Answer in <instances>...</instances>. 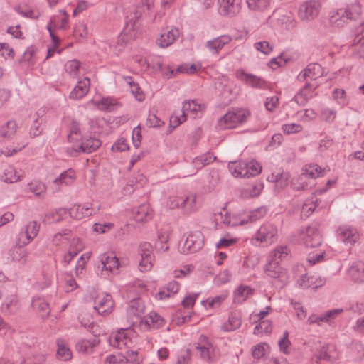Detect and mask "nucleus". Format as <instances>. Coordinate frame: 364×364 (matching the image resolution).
<instances>
[{"mask_svg":"<svg viewBox=\"0 0 364 364\" xmlns=\"http://www.w3.org/2000/svg\"><path fill=\"white\" fill-rule=\"evenodd\" d=\"M155 0H141V5L138 6L133 12L127 15L125 28L119 36V41H127L128 33L134 31L139 27V23L144 16L151 11L154 7Z\"/></svg>","mask_w":364,"mask_h":364,"instance_id":"obj_1","label":"nucleus"},{"mask_svg":"<svg viewBox=\"0 0 364 364\" xmlns=\"http://www.w3.org/2000/svg\"><path fill=\"white\" fill-rule=\"evenodd\" d=\"M228 169L235 178H250L259 175L262 166L256 160L235 161L228 164Z\"/></svg>","mask_w":364,"mask_h":364,"instance_id":"obj_2","label":"nucleus"},{"mask_svg":"<svg viewBox=\"0 0 364 364\" xmlns=\"http://www.w3.org/2000/svg\"><path fill=\"white\" fill-rule=\"evenodd\" d=\"M205 109V105L198 103L194 100H186L183 104L181 114H174L171 117V124L176 127L184 122L188 117L195 119L200 117Z\"/></svg>","mask_w":364,"mask_h":364,"instance_id":"obj_3","label":"nucleus"},{"mask_svg":"<svg viewBox=\"0 0 364 364\" xmlns=\"http://www.w3.org/2000/svg\"><path fill=\"white\" fill-rule=\"evenodd\" d=\"M250 116V112L248 109H232L218 119V127L220 129H235L246 122Z\"/></svg>","mask_w":364,"mask_h":364,"instance_id":"obj_4","label":"nucleus"},{"mask_svg":"<svg viewBox=\"0 0 364 364\" xmlns=\"http://www.w3.org/2000/svg\"><path fill=\"white\" fill-rule=\"evenodd\" d=\"M361 14V6L358 1L348 4L346 8L338 9L330 18V21L336 27H343L348 20H356Z\"/></svg>","mask_w":364,"mask_h":364,"instance_id":"obj_5","label":"nucleus"},{"mask_svg":"<svg viewBox=\"0 0 364 364\" xmlns=\"http://www.w3.org/2000/svg\"><path fill=\"white\" fill-rule=\"evenodd\" d=\"M316 63L309 64L297 76L299 81H306V86L301 90V94L305 98H311L317 95L316 89L318 86L317 80Z\"/></svg>","mask_w":364,"mask_h":364,"instance_id":"obj_6","label":"nucleus"},{"mask_svg":"<svg viewBox=\"0 0 364 364\" xmlns=\"http://www.w3.org/2000/svg\"><path fill=\"white\" fill-rule=\"evenodd\" d=\"M278 238V227L272 223H264L257 229L251 240L255 245L269 246L275 243Z\"/></svg>","mask_w":364,"mask_h":364,"instance_id":"obj_7","label":"nucleus"},{"mask_svg":"<svg viewBox=\"0 0 364 364\" xmlns=\"http://www.w3.org/2000/svg\"><path fill=\"white\" fill-rule=\"evenodd\" d=\"M145 305L141 299L130 301L127 309V320L129 326H136L140 328L144 319Z\"/></svg>","mask_w":364,"mask_h":364,"instance_id":"obj_8","label":"nucleus"},{"mask_svg":"<svg viewBox=\"0 0 364 364\" xmlns=\"http://www.w3.org/2000/svg\"><path fill=\"white\" fill-rule=\"evenodd\" d=\"M196 350L200 353V358L208 362L216 361L220 357L218 349L204 335L200 336Z\"/></svg>","mask_w":364,"mask_h":364,"instance_id":"obj_9","label":"nucleus"},{"mask_svg":"<svg viewBox=\"0 0 364 364\" xmlns=\"http://www.w3.org/2000/svg\"><path fill=\"white\" fill-rule=\"evenodd\" d=\"M134 332L131 329H121L109 338V344L119 349L130 348L134 344Z\"/></svg>","mask_w":364,"mask_h":364,"instance_id":"obj_10","label":"nucleus"},{"mask_svg":"<svg viewBox=\"0 0 364 364\" xmlns=\"http://www.w3.org/2000/svg\"><path fill=\"white\" fill-rule=\"evenodd\" d=\"M99 268H101V275L107 277L111 274H117L120 266L119 259L113 253H104L99 257Z\"/></svg>","mask_w":364,"mask_h":364,"instance_id":"obj_11","label":"nucleus"},{"mask_svg":"<svg viewBox=\"0 0 364 364\" xmlns=\"http://www.w3.org/2000/svg\"><path fill=\"white\" fill-rule=\"evenodd\" d=\"M264 272L267 277L276 279L284 284H287L289 281L290 276L288 270L281 267L278 262L267 259V264L264 267Z\"/></svg>","mask_w":364,"mask_h":364,"instance_id":"obj_12","label":"nucleus"},{"mask_svg":"<svg viewBox=\"0 0 364 364\" xmlns=\"http://www.w3.org/2000/svg\"><path fill=\"white\" fill-rule=\"evenodd\" d=\"M101 145L100 139L95 137H88L85 139L77 145H73L67 149L68 154L71 156H76L80 153L90 154L96 151Z\"/></svg>","mask_w":364,"mask_h":364,"instance_id":"obj_13","label":"nucleus"},{"mask_svg":"<svg viewBox=\"0 0 364 364\" xmlns=\"http://www.w3.org/2000/svg\"><path fill=\"white\" fill-rule=\"evenodd\" d=\"M203 242L204 237L200 231L191 232L184 242L183 252L185 254L196 252L203 247Z\"/></svg>","mask_w":364,"mask_h":364,"instance_id":"obj_14","label":"nucleus"},{"mask_svg":"<svg viewBox=\"0 0 364 364\" xmlns=\"http://www.w3.org/2000/svg\"><path fill=\"white\" fill-rule=\"evenodd\" d=\"M56 270L55 264H46L42 268L41 273L38 275L34 283V287L38 290H43L51 285L53 275Z\"/></svg>","mask_w":364,"mask_h":364,"instance_id":"obj_15","label":"nucleus"},{"mask_svg":"<svg viewBox=\"0 0 364 364\" xmlns=\"http://www.w3.org/2000/svg\"><path fill=\"white\" fill-rule=\"evenodd\" d=\"M139 251L141 255L139 270L143 272L150 271L154 260L151 245L149 242H144L140 245Z\"/></svg>","mask_w":364,"mask_h":364,"instance_id":"obj_16","label":"nucleus"},{"mask_svg":"<svg viewBox=\"0 0 364 364\" xmlns=\"http://www.w3.org/2000/svg\"><path fill=\"white\" fill-rule=\"evenodd\" d=\"M218 13L225 17H234L242 8V0H218Z\"/></svg>","mask_w":364,"mask_h":364,"instance_id":"obj_17","label":"nucleus"},{"mask_svg":"<svg viewBox=\"0 0 364 364\" xmlns=\"http://www.w3.org/2000/svg\"><path fill=\"white\" fill-rule=\"evenodd\" d=\"M233 40L230 34H223L206 41L205 47L213 55H218L225 46Z\"/></svg>","mask_w":364,"mask_h":364,"instance_id":"obj_18","label":"nucleus"},{"mask_svg":"<svg viewBox=\"0 0 364 364\" xmlns=\"http://www.w3.org/2000/svg\"><path fill=\"white\" fill-rule=\"evenodd\" d=\"M114 307V301L109 294H99L95 299V309L100 315H107L111 313Z\"/></svg>","mask_w":364,"mask_h":364,"instance_id":"obj_19","label":"nucleus"},{"mask_svg":"<svg viewBox=\"0 0 364 364\" xmlns=\"http://www.w3.org/2000/svg\"><path fill=\"white\" fill-rule=\"evenodd\" d=\"M235 76L237 80L254 88L263 89L267 87V83L264 79L255 75L247 73L242 69L236 70Z\"/></svg>","mask_w":364,"mask_h":364,"instance_id":"obj_20","label":"nucleus"},{"mask_svg":"<svg viewBox=\"0 0 364 364\" xmlns=\"http://www.w3.org/2000/svg\"><path fill=\"white\" fill-rule=\"evenodd\" d=\"M300 238L307 247H316L318 245V230L317 226L311 225L301 230Z\"/></svg>","mask_w":364,"mask_h":364,"instance_id":"obj_21","label":"nucleus"},{"mask_svg":"<svg viewBox=\"0 0 364 364\" xmlns=\"http://www.w3.org/2000/svg\"><path fill=\"white\" fill-rule=\"evenodd\" d=\"M318 14V3L314 0L307 1L299 7L298 14L302 20H311Z\"/></svg>","mask_w":364,"mask_h":364,"instance_id":"obj_22","label":"nucleus"},{"mask_svg":"<svg viewBox=\"0 0 364 364\" xmlns=\"http://www.w3.org/2000/svg\"><path fill=\"white\" fill-rule=\"evenodd\" d=\"M200 206L199 196L196 193H191L183 196L181 211L185 215H190L196 212Z\"/></svg>","mask_w":364,"mask_h":364,"instance_id":"obj_23","label":"nucleus"},{"mask_svg":"<svg viewBox=\"0 0 364 364\" xmlns=\"http://www.w3.org/2000/svg\"><path fill=\"white\" fill-rule=\"evenodd\" d=\"M165 323L166 321L163 317L157 313L151 311L144 317L140 328L146 331L157 329L164 326Z\"/></svg>","mask_w":364,"mask_h":364,"instance_id":"obj_24","label":"nucleus"},{"mask_svg":"<svg viewBox=\"0 0 364 364\" xmlns=\"http://www.w3.org/2000/svg\"><path fill=\"white\" fill-rule=\"evenodd\" d=\"M338 238L346 244H354L359 238L357 230L353 227L343 225L337 230Z\"/></svg>","mask_w":364,"mask_h":364,"instance_id":"obj_25","label":"nucleus"},{"mask_svg":"<svg viewBox=\"0 0 364 364\" xmlns=\"http://www.w3.org/2000/svg\"><path fill=\"white\" fill-rule=\"evenodd\" d=\"M179 30L176 27H171L170 29L163 31L160 37L157 40V45L163 48L171 46L179 37Z\"/></svg>","mask_w":364,"mask_h":364,"instance_id":"obj_26","label":"nucleus"},{"mask_svg":"<svg viewBox=\"0 0 364 364\" xmlns=\"http://www.w3.org/2000/svg\"><path fill=\"white\" fill-rule=\"evenodd\" d=\"M75 179L76 175L75 171L72 168H69L61 173V174L53 181V188L55 191H59L62 186L73 184Z\"/></svg>","mask_w":364,"mask_h":364,"instance_id":"obj_27","label":"nucleus"},{"mask_svg":"<svg viewBox=\"0 0 364 364\" xmlns=\"http://www.w3.org/2000/svg\"><path fill=\"white\" fill-rule=\"evenodd\" d=\"M93 211L91 204H75L69 209V215L74 219L81 220L92 215Z\"/></svg>","mask_w":364,"mask_h":364,"instance_id":"obj_28","label":"nucleus"},{"mask_svg":"<svg viewBox=\"0 0 364 364\" xmlns=\"http://www.w3.org/2000/svg\"><path fill=\"white\" fill-rule=\"evenodd\" d=\"M90 80L87 77L79 80L70 93L69 97L72 100H80L84 97L89 92Z\"/></svg>","mask_w":364,"mask_h":364,"instance_id":"obj_29","label":"nucleus"},{"mask_svg":"<svg viewBox=\"0 0 364 364\" xmlns=\"http://www.w3.org/2000/svg\"><path fill=\"white\" fill-rule=\"evenodd\" d=\"M214 220L217 225L237 226L238 224H243V221L239 222L237 218L232 216L226 209L215 213Z\"/></svg>","mask_w":364,"mask_h":364,"instance_id":"obj_30","label":"nucleus"},{"mask_svg":"<svg viewBox=\"0 0 364 364\" xmlns=\"http://www.w3.org/2000/svg\"><path fill=\"white\" fill-rule=\"evenodd\" d=\"M180 286L179 282L171 281L159 289V292L156 294L155 298L159 300L171 298L178 293Z\"/></svg>","mask_w":364,"mask_h":364,"instance_id":"obj_31","label":"nucleus"},{"mask_svg":"<svg viewBox=\"0 0 364 364\" xmlns=\"http://www.w3.org/2000/svg\"><path fill=\"white\" fill-rule=\"evenodd\" d=\"M241 324L242 318L240 312L231 311L228 314V319L223 323L221 329L225 332L233 331L239 328Z\"/></svg>","mask_w":364,"mask_h":364,"instance_id":"obj_32","label":"nucleus"},{"mask_svg":"<svg viewBox=\"0 0 364 364\" xmlns=\"http://www.w3.org/2000/svg\"><path fill=\"white\" fill-rule=\"evenodd\" d=\"M132 215L136 222H146L151 219L153 212L149 204L144 203L132 210Z\"/></svg>","mask_w":364,"mask_h":364,"instance_id":"obj_33","label":"nucleus"},{"mask_svg":"<svg viewBox=\"0 0 364 364\" xmlns=\"http://www.w3.org/2000/svg\"><path fill=\"white\" fill-rule=\"evenodd\" d=\"M291 255V250L287 245H278L269 253L267 260L272 262H282Z\"/></svg>","mask_w":364,"mask_h":364,"instance_id":"obj_34","label":"nucleus"},{"mask_svg":"<svg viewBox=\"0 0 364 364\" xmlns=\"http://www.w3.org/2000/svg\"><path fill=\"white\" fill-rule=\"evenodd\" d=\"M348 275L356 283H364V262L356 261L353 262L348 269Z\"/></svg>","mask_w":364,"mask_h":364,"instance_id":"obj_35","label":"nucleus"},{"mask_svg":"<svg viewBox=\"0 0 364 364\" xmlns=\"http://www.w3.org/2000/svg\"><path fill=\"white\" fill-rule=\"evenodd\" d=\"M338 351L333 344L323 346L320 349V360H323L327 362L333 363L338 359Z\"/></svg>","mask_w":364,"mask_h":364,"instance_id":"obj_36","label":"nucleus"},{"mask_svg":"<svg viewBox=\"0 0 364 364\" xmlns=\"http://www.w3.org/2000/svg\"><path fill=\"white\" fill-rule=\"evenodd\" d=\"M273 0H246L248 9L254 12L264 13L268 11Z\"/></svg>","mask_w":364,"mask_h":364,"instance_id":"obj_37","label":"nucleus"},{"mask_svg":"<svg viewBox=\"0 0 364 364\" xmlns=\"http://www.w3.org/2000/svg\"><path fill=\"white\" fill-rule=\"evenodd\" d=\"M124 80L129 85L130 92L134 98L139 102L144 101L145 99V94L140 87L139 83L131 76L124 77Z\"/></svg>","mask_w":364,"mask_h":364,"instance_id":"obj_38","label":"nucleus"},{"mask_svg":"<svg viewBox=\"0 0 364 364\" xmlns=\"http://www.w3.org/2000/svg\"><path fill=\"white\" fill-rule=\"evenodd\" d=\"M57 344V358L63 361H68L73 357L72 351L68 346L67 342L63 338H58L56 341Z\"/></svg>","mask_w":364,"mask_h":364,"instance_id":"obj_39","label":"nucleus"},{"mask_svg":"<svg viewBox=\"0 0 364 364\" xmlns=\"http://www.w3.org/2000/svg\"><path fill=\"white\" fill-rule=\"evenodd\" d=\"M100 343L97 338L92 339H81L76 343V350L81 353H90Z\"/></svg>","mask_w":364,"mask_h":364,"instance_id":"obj_40","label":"nucleus"},{"mask_svg":"<svg viewBox=\"0 0 364 364\" xmlns=\"http://www.w3.org/2000/svg\"><path fill=\"white\" fill-rule=\"evenodd\" d=\"M228 296V293L225 291L220 295L209 297L207 299L202 301V305L206 309H218L227 299Z\"/></svg>","mask_w":364,"mask_h":364,"instance_id":"obj_41","label":"nucleus"},{"mask_svg":"<svg viewBox=\"0 0 364 364\" xmlns=\"http://www.w3.org/2000/svg\"><path fill=\"white\" fill-rule=\"evenodd\" d=\"M252 293L253 291L250 287L245 285L239 286L234 291V303L242 304L245 302Z\"/></svg>","mask_w":364,"mask_h":364,"instance_id":"obj_42","label":"nucleus"},{"mask_svg":"<svg viewBox=\"0 0 364 364\" xmlns=\"http://www.w3.org/2000/svg\"><path fill=\"white\" fill-rule=\"evenodd\" d=\"M343 312V309H334L327 311L326 312L320 315V322H325L331 326H335L336 325V319L341 315Z\"/></svg>","mask_w":364,"mask_h":364,"instance_id":"obj_43","label":"nucleus"},{"mask_svg":"<svg viewBox=\"0 0 364 364\" xmlns=\"http://www.w3.org/2000/svg\"><path fill=\"white\" fill-rule=\"evenodd\" d=\"M289 173H272L268 176V181L275 183V186L279 189H283L289 183Z\"/></svg>","mask_w":364,"mask_h":364,"instance_id":"obj_44","label":"nucleus"},{"mask_svg":"<svg viewBox=\"0 0 364 364\" xmlns=\"http://www.w3.org/2000/svg\"><path fill=\"white\" fill-rule=\"evenodd\" d=\"M22 174L21 171H17L14 166H7L1 176V179L6 183H16L21 180Z\"/></svg>","mask_w":364,"mask_h":364,"instance_id":"obj_45","label":"nucleus"},{"mask_svg":"<svg viewBox=\"0 0 364 364\" xmlns=\"http://www.w3.org/2000/svg\"><path fill=\"white\" fill-rule=\"evenodd\" d=\"M17 124L15 121H8L0 127V140L11 138L16 132Z\"/></svg>","mask_w":364,"mask_h":364,"instance_id":"obj_46","label":"nucleus"},{"mask_svg":"<svg viewBox=\"0 0 364 364\" xmlns=\"http://www.w3.org/2000/svg\"><path fill=\"white\" fill-rule=\"evenodd\" d=\"M65 70L70 77L74 80L78 79L81 70V63L77 60H68L65 64Z\"/></svg>","mask_w":364,"mask_h":364,"instance_id":"obj_47","label":"nucleus"},{"mask_svg":"<svg viewBox=\"0 0 364 364\" xmlns=\"http://www.w3.org/2000/svg\"><path fill=\"white\" fill-rule=\"evenodd\" d=\"M68 140L70 143L79 142L82 140L81 127L79 122L73 121L69 127Z\"/></svg>","mask_w":364,"mask_h":364,"instance_id":"obj_48","label":"nucleus"},{"mask_svg":"<svg viewBox=\"0 0 364 364\" xmlns=\"http://www.w3.org/2000/svg\"><path fill=\"white\" fill-rule=\"evenodd\" d=\"M317 198L314 194L311 198L307 199L303 204L301 211V217L304 219L308 218L317 207Z\"/></svg>","mask_w":364,"mask_h":364,"instance_id":"obj_49","label":"nucleus"},{"mask_svg":"<svg viewBox=\"0 0 364 364\" xmlns=\"http://www.w3.org/2000/svg\"><path fill=\"white\" fill-rule=\"evenodd\" d=\"M216 160V156L210 152H207L199 156L196 157L193 161V164L198 170L203 166L208 165Z\"/></svg>","mask_w":364,"mask_h":364,"instance_id":"obj_50","label":"nucleus"},{"mask_svg":"<svg viewBox=\"0 0 364 364\" xmlns=\"http://www.w3.org/2000/svg\"><path fill=\"white\" fill-rule=\"evenodd\" d=\"M9 255L12 260L25 264L27 262L28 252L26 249L16 245L11 249Z\"/></svg>","mask_w":364,"mask_h":364,"instance_id":"obj_51","label":"nucleus"},{"mask_svg":"<svg viewBox=\"0 0 364 364\" xmlns=\"http://www.w3.org/2000/svg\"><path fill=\"white\" fill-rule=\"evenodd\" d=\"M258 324L254 328V334L257 336L269 335L272 331V323L269 320H264L257 322Z\"/></svg>","mask_w":364,"mask_h":364,"instance_id":"obj_52","label":"nucleus"},{"mask_svg":"<svg viewBox=\"0 0 364 364\" xmlns=\"http://www.w3.org/2000/svg\"><path fill=\"white\" fill-rule=\"evenodd\" d=\"M32 305L38 311L43 318L47 317L50 314L49 304L43 299L37 298L33 300Z\"/></svg>","mask_w":364,"mask_h":364,"instance_id":"obj_53","label":"nucleus"},{"mask_svg":"<svg viewBox=\"0 0 364 364\" xmlns=\"http://www.w3.org/2000/svg\"><path fill=\"white\" fill-rule=\"evenodd\" d=\"M14 10L23 17L33 20H36L41 16V12L38 10L24 8L21 6H15Z\"/></svg>","mask_w":364,"mask_h":364,"instance_id":"obj_54","label":"nucleus"},{"mask_svg":"<svg viewBox=\"0 0 364 364\" xmlns=\"http://www.w3.org/2000/svg\"><path fill=\"white\" fill-rule=\"evenodd\" d=\"M301 174L307 180H316L318 177V166L316 164H309L302 168Z\"/></svg>","mask_w":364,"mask_h":364,"instance_id":"obj_55","label":"nucleus"},{"mask_svg":"<svg viewBox=\"0 0 364 364\" xmlns=\"http://www.w3.org/2000/svg\"><path fill=\"white\" fill-rule=\"evenodd\" d=\"M200 68L201 65L200 64L183 63L180 65L175 71L171 70V73H186L191 75L196 73Z\"/></svg>","mask_w":364,"mask_h":364,"instance_id":"obj_56","label":"nucleus"},{"mask_svg":"<svg viewBox=\"0 0 364 364\" xmlns=\"http://www.w3.org/2000/svg\"><path fill=\"white\" fill-rule=\"evenodd\" d=\"M117 101L114 98L109 97L101 99L95 102V105L99 109L102 111H112L114 109Z\"/></svg>","mask_w":364,"mask_h":364,"instance_id":"obj_57","label":"nucleus"},{"mask_svg":"<svg viewBox=\"0 0 364 364\" xmlns=\"http://www.w3.org/2000/svg\"><path fill=\"white\" fill-rule=\"evenodd\" d=\"M18 308V301L15 296L7 299L2 304L3 311H4L8 314H13L16 313Z\"/></svg>","mask_w":364,"mask_h":364,"instance_id":"obj_58","label":"nucleus"},{"mask_svg":"<svg viewBox=\"0 0 364 364\" xmlns=\"http://www.w3.org/2000/svg\"><path fill=\"white\" fill-rule=\"evenodd\" d=\"M238 238L231 237L229 234L221 237L218 242L215 243L217 249H225L234 246L238 242Z\"/></svg>","mask_w":364,"mask_h":364,"instance_id":"obj_59","label":"nucleus"},{"mask_svg":"<svg viewBox=\"0 0 364 364\" xmlns=\"http://www.w3.org/2000/svg\"><path fill=\"white\" fill-rule=\"evenodd\" d=\"M70 230H65L61 232H58L54 235L52 242L55 246H60L67 244L70 241Z\"/></svg>","mask_w":364,"mask_h":364,"instance_id":"obj_60","label":"nucleus"},{"mask_svg":"<svg viewBox=\"0 0 364 364\" xmlns=\"http://www.w3.org/2000/svg\"><path fill=\"white\" fill-rule=\"evenodd\" d=\"M28 189L31 192L37 196H41L46 191V185L38 181H32L28 185Z\"/></svg>","mask_w":364,"mask_h":364,"instance_id":"obj_61","label":"nucleus"},{"mask_svg":"<svg viewBox=\"0 0 364 364\" xmlns=\"http://www.w3.org/2000/svg\"><path fill=\"white\" fill-rule=\"evenodd\" d=\"M307 181L308 180L301 174L292 179L291 186L296 191L302 190L308 186L309 182Z\"/></svg>","mask_w":364,"mask_h":364,"instance_id":"obj_62","label":"nucleus"},{"mask_svg":"<svg viewBox=\"0 0 364 364\" xmlns=\"http://www.w3.org/2000/svg\"><path fill=\"white\" fill-rule=\"evenodd\" d=\"M269 349V346L267 343H259L254 346L252 354L255 358L259 359L262 358Z\"/></svg>","mask_w":364,"mask_h":364,"instance_id":"obj_63","label":"nucleus"},{"mask_svg":"<svg viewBox=\"0 0 364 364\" xmlns=\"http://www.w3.org/2000/svg\"><path fill=\"white\" fill-rule=\"evenodd\" d=\"M124 355L120 353L110 354L106 356L104 360L105 364H125Z\"/></svg>","mask_w":364,"mask_h":364,"instance_id":"obj_64","label":"nucleus"}]
</instances>
